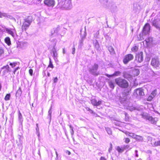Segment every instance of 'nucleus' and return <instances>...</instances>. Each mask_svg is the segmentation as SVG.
I'll use <instances>...</instances> for the list:
<instances>
[{
  "instance_id": "f257e3e1",
  "label": "nucleus",
  "mask_w": 160,
  "mask_h": 160,
  "mask_svg": "<svg viewBox=\"0 0 160 160\" xmlns=\"http://www.w3.org/2000/svg\"><path fill=\"white\" fill-rule=\"evenodd\" d=\"M115 81L116 84L122 88H127L129 86V82L128 81L120 77L116 78Z\"/></svg>"
},
{
  "instance_id": "f03ea898",
  "label": "nucleus",
  "mask_w": 160,
  "mask_h": 160,
  "mask_svg": "<svg viewBox=\"0 0 160 160\" xmlns=\"http://www.w3.org/2000/svg\"><path fill=\"white\" fill-rule=\"evenodd\" d=\"M32 20V17L31 16H28L24 19L21 27L22 31H26L31 25Z\"/></svg>"
},
{
  "instance_id": "7ed1b4c3",
  "label": "nucleus",
  "mask_w": 160,
  "mask_h": 160,
  "mask_svg": "<svg viewBox=\"0 0 160 160\" xmlns=\"http://www.w3.org/2000/svg\"><path fill=\"white\" fill-rule=\"evenodd\" d=\"M98 64L94 63L92 68L89 69V72L94 76H98L99 74V73L96 72V71L98 69Z\"/></svg>"
},
{
  "instance_id": "20e7f679",
  "label": "nucleus",
  "mask_w": 160,
  "mask_h": 160,
  "mask_svg": "<svg viewBox=\"0 0 160 160\" xmlns=\"http://www.w3.org/2000/svg\"><path fill=\"white\" fill-rule=\"evenodd\" d=\"M134 58L133 55L131 53L125 55L123 59V62L124 64H127L129 61Z\"/></svg>"
},
{
  "instance_id": "39448f33",
  "label": "nucleus",
  "mask_w": 160,
  "mask_h": 160,
  "mask_svg": "<svg viewBox=\"0 0 160 160\" xmlns=\"http://www.w3.org/2000/svg\"><path fill=\"white\" fill-rule=\"evenodd\" d=\"M151 64L154 68L157 69L160 66L159 59L158 58H152L151 61Z\"/></svg>"
},
{
  "instance_id": "423d86ee",
  "label": "nucleus",
  "mask_w": 160,
  "mask_h": 160,
  "mask_svg": "<svg viewBox=\"0 0 160 160\" xmlns=\"http://www.w3.org/2000/svg\"><path fill=\"white\" fill-rule=\"evenodd\" d=\"M150 30V26L149 23H146L144 26L142 32L145 35L149 34Z\"/></svg>"
},
{
  "instance_id": "0eeeda50",
  "label": "nucleus",
  "mask_w": 160,
  "mask_h": 160,
  "mask_svg": "<svg viewBox=\"0 0 160 160\" xmlns=\"http://www.w3.org/2000/svg\"><path fill=\"white\" fill-rule=\"evenodd\" d=\"M135 60L138 63H140L143 61V53L142 52H139L136 55Z\"/></svg>"
},
{
  "instance_id": "6e6552de",
  "label": "nucleus",
  "mask_w": 160,
  "mask_h": 160,
  "mask_svg": "<svg viewBox=\"0 0 160 160\" xmlns=\"http://www.w3.org/2000/svg\"><path fill=\"white\" fill-rule=\"evenodd\" d=\"M137 96H142L144 95V90L142 88H139L136 89L134 91Z\"/></svg>"
},
{
  "instance_id": "1a4fd4ad",
  "label": "nucleus",
  "mask_w": 160,
  "mask_h": 160,
  "mask_svg": "<svg viewBox=\"0 0 160 160\" xmlns=\"http://www.w3.org/2000/svg\"><path fill=\"white\" fill-rule=\"evenodd\" d=\"M92 104L94 106H99L102 104V101H98L96 99H92L91 100Z\"/></svg>"
},
{
  "instance_id": "9d476101",
  "label": "nucleus",
  "mask_w": 160,
  "mask_h": 160,
  "mask_svg": "<svg viewBox=\"0 0 160 160\" xmlns=\"http://www.w3.org/2000/svg\"><path fill=\"white\" fill-rule=\"evenodd\" d=\"M44 4L48 7H53L55 5L54 0H44Z\"/></svg>"
},
{
  "instance_id": "9b49d317",
  "label": "nucleus",
  "mask_w": 160,
  "mask_h": 160,
  "mask_svg": "<svg viewBox=\"0 0 160 160\" xmlns=\"http://www.w3.org/2000/svg\"><path fill=\"white\" fill-rule=\"evenodd\" d=\"M121 72L119 71H116L112 74L109 75L108 74H105V75L108 78L112 77L115 76H118L121 75Z\"/></svg>"
},
{
  "instance_id": "f8f14e48",
  "label": "nucleus",
  "mask_w": 160,
  "mask_h": 160,
  "mask_svg": "<svg viewBox=\"0 0 160 160\" xmlns=\"http://www.w3.org/2000/svg\"><path fill=\"white\" fill-rule=\"evenodd\" d=\"M140 72L138 69H135L132 70L131 72L132 77H135L138 76Z\"/></svg>"
},
{
  "instance_id": "ddd939ff",
  "label": "nucleus",
  "mask_w": 160,
  "mask_h": 160,
  "mask_svg": "<svg viewBox=\"0 0 160 160\" xmlns=\"http://www.w3.org/2000/svg\"><path fill=\"white\" fill-rule=\"evenodd\" d=\"M152 25L157 29H160V24L157 21L156 19H154L152 22Z\"/></svg>"
},
{
  "instance_id": "4468645a",
  "label": "nucleus",
  "mask_w": 160,
  "mask_h": 160,
  "mask_svg": "<svg viewBox=\"0 0 160 160\" xmlns=\"http://www.w3.org/2000/svg\"><path fill=\"white\" fill-rule=\"evenodd\" d=\"M141 115L143 118L149 121L151 117L148 113H143Z\"/></svg>"
},
{
  "instance_id": "2eb2a0df",
  "label": "nucleus",
  "mask_w": 160,
  "mask_h": 160,
  "mask_svg": "<svg viewBox=\"0 0 160 160\" xmlns=\"http://www.w3.org/2000/svg\"><path fill=\"white\" fill-rule=\"evenodd\" d=\"M127 146H125L122 147H118L117 148V150L120 153H122L124 151V150L127 148Z\"/></svg>"
},
{
  "instance_id": "dca6fc26",
  "label": "nucleus",
  "mask_w": 160,
  "mask_h": 160,
  "mask_svg": "<svg viewBox=\"0 0 160 160\" xmlns=\"http://www.w3.org/2000/svg\"><path fill=\"white\" fill-rule=\"evenodd\" d=\"M71 3V2L70 0H65L63 4V6L67 8L70 6Z\"/></svg>"
},
{
  "instance_id": "f3484780",
  "label": "nucleus",
  "mask_w": 160,
  "mask_h": 160,
  "mask_svg": "<svg viewBox=\"0 0 160 160\" xmlns=\"http://www.w3.org/2000/svg\"><path fill=\"white\" fill-rule=\"evenodd\" d=\"M108 83L110 87L112 89H114L115 88V84L113 82L112 80H109Z\"/></svg>"
},
{
  "instance_id": "a211bd4d",
  "label": "nucleus",
  "mask_w": 160,
  "mask_h": 160,
  "mask_svg": "<svg viewBox=\"0 0 160 160\" xmlns=\"http://www.w3.org/2000/svg\"><path fill=\"white\" fill-rule=\"evenodd\" d=\"M131 90H125L122 92V94L123 97H127L129 95Z\"/></svg>"
},
{
  "instance_id": "6ab92c4d",
  "label": "nucleus",
  "mask_w": 160,
  "mask_h": 160,
  "mask_svg": "<svg viewBox=\"0 0 160 160\" xmlns=\"http://www.w3.org/2000/svg\"><path fill=\"white\" fill-rule=\"evenodd\" d=\"M123 77L126 78H130L132 77L131 73L130 74L128 72H125L123 73Z\"/></svg>"
},
{
  "instance_id": "aec40b11",
  "label": "nucleus",
  "mask_w": 160,
  "mask_h": 160,
  "mask_svg": "<svg viewBox=\"0 0 160 160\" xmlns=\"http://www.w3.org/2000/svg\"><path fill=\"white\" fill-rule=\"evenodd\" d=\"M5 42L8 45H10L11 44L10 39L9 37H6L4 39Z\"/></svg>"
},
{
  "instance_id": "412c9836",
  "label": "nucleus",
  "mask_w": 160,
  "mask_h": 160,
  "mask_svg": "<svg viewBox=\"0 0 160 160\" xmlns=\"http://www.w3.org/2000/svg\"><path fill=\"white\" fill-rule=\"evenodd\" d=\"M22 93V91L21 89V88L19 87L16 92V97H19L21 96Z\"/></svg>"
},
{
  "instance_id": "4be33fe9",
  "label": "nucleus",
  "mask_w": 160,
  "mask_h": 160,
  "mask_svg": "<svg viewBox=\"0 0 160 160\" xmlns=\"http://www.w3.org/2000/svg\"><path fill=\"white\" fill-rule=\"evenodd\" d=\"M138 49V46L137 45H135L132 47L131 48V50L132 52H137Z\"/></svg>"
},
{
  "instance_id": "5701e85b",
  "label": "nucleus",
  "mask_w": 160,
  "mask_h": 160,
  "mask_svg": "<svg viewBox=\"0 0 160 160\" xmlns=\"http://www.w3.org/2000/svg\"><path fill=\"white\" fill-rule=\"evenodd\" d=\"M134 139L138 141H142L143 140V138L142 136L137 135Z\"/></svg>"
},
{
  "instance_id": "b1692460",
  "label": "nucleus",
  "mask_w": 160,
  "mask_h": 160,
  "mask_svg": "<svg viewBox=\"0 0 160 160\" xmlns=\"http://www.w3.org/2000/svg\"><path fill=\"white\" fill-rule=\"evenodd\" d=\"M149 121L152 124H156L157 122V120H155V118H153L151 116Z\"/></svg>"
},
{
  "instance_id": "393cba45",
  "label": "nucleus",
  "mask_w": 160,
  "mask_h": 160,
  "mask_svg": "<svg viewBox=\"0 0 160 160\" xmlns=\"http://www.w3.org/2000/svg\"><path fill=\"white\" fill-rule=\"evenodd\" d=\"M6 31L10 34L12 35L13 37L14 36V34L13 32L11 29L6 28Z\"/></svg>"
},
{
  "instance_id": "a878e982",
  "label": "nucleus",
  "mask_w": 160,
  "mask_h": 160,
  "mask_svg": "<svg viewBox=\"0 0 160 160\" xmlns=\"http://www.w3.org/2000/svg\"><path fill=\"white\" fill-rule=\"evenodd\" d=\"M5 68L7 70V72H9L10 71V67L8 65L3 66L1 68L2 69H4Z\"/></svg>"
},
{
  "instance_id": "bb28decb",
  "label": "nucleus",
  "mask_w": 160,
  "mask_h": 160,
  "mask_svg": "<svg viewBox=\"0 0 160 160\" xmlns=\"http://www.w3.org/2000/svg\"><path fill=\"white\" fill-rule=\"evenodd\" d=\"M11 95L10 93L7 94L4 98V100L5 101H8L9 100Z\"/></svg>"
},
{
  "instance_id": "cd10ccee",
  "label": "nucleus",
  "mask_w": 160,
  "mask_h": 160,
  "mask_svg": "<svg viewBox=\"0 0 160 160\" xmlns=\"http://www.w3.org/2000/svg\"><path fill=\"white\" fill-rule=\"evenodd\" d=\"M48 68H54L52 64V62L51 61V59H49V64L48 66Z\"/></svg>"
},
{
  "instance_id": "c85d7f7f",
  "label": "nucleus",
  "mask_w": 160,
  "mask_h": 160,
  "mask_svg": "<svg viewBox=\"0 0 160 160\" xmlns=\"http://www.w3.org/2000/svg\"><path fill=\"white\" fill-rule=\"evenodd\" d=\"M108 50L111 53H113L114 52V49L112 47H108Z\"/></svg>"
},
{
  "instance_id": "c756f323",
  "label": "nucleus",
  "mask_w": 160,
  "mask_h": 160,
  "mask_svg": "<svg viewBox=\"0 0 160 160\" xmlns=\"http://www.w3.org/2000/svg\"><path fill=\"white\" fill-rule=\"evenodd\" d=\"M154 145L155 146H160V141H156L154 143Z\"/></svg>"
},
{
  "instance_id": "7c9ffc66",
  "label": "nucleus",
  "mask_w": 160,
  "mask_h": 160,
  "mask_svg": "<svg viewBox=\"0 0 160 160\" xmlns=\"http://www.w3.org/2000/svg\"><path fill=\"white\" fill-rule=\"evenodd\" d=\"M124 114L125 115V119L126 120L128 121L129 119V117L127 112H124Z\"/></svg>"
},
{
  "instance_id": "2f4dec72",
  "label": "nucleus",
  "mask_w": 160,
  "mask_h": 160,
  "mask_svg": "<svg viewBox=\"0 0 160 160\" xmlns=\"http://www.w3.org/2000/svg\"><path fill=\"white\" fill-rule=\"evenodd\" d=\"M153 98V97L151 95H149L147 98V100L148 101H151Z\"/></svg>"
},
{
  "instance_id": "473e14b6",
  "label": "nucleus",
  "mask_w": 160,
  "mask_h": 160,
  "mask_svg": "<svg viewBox=\"0 0 160 160\" xmlns=\"http://www.w3.org/2000/svg\"><path fill=\"white\" fill-rule=\"evenodd\" d=\"M145 41L147 43H149L150 41H152V38H148L146 39Z\"/></svg>"
},
{
  "instance_id": "72a5a7b5",
  "label": "nucleus",
  "mask_w": 160,
  "mask_h": 160,
  "mask_svg": "<svg viewBox=\"0 0 160 160\" xmlns=\"http://www.w3.org/2000/svg\"><path fill=\"white\" fill-rule=\"evenodd\" d=\"M124 140V142L126 143H128L130 142V139L128 138H125Z\"/></svg>"
},
{
  "instance_id": "f704fd0d",
  "label": "nucleus",
  "mask_w": 160,
  "mask_h": 160,
  "mask_svg": "<svg viewBox=\"0 0 160 160\" xmlns=\"http://www.w3.org/2000/svg\"><path fill=\"white\" fill-rule=\"evenodd\" d=\"M16 62H14L13 63H10L9 65L11 66L12 68H14L16 66Z\"/></svg>"
},
{
  "instance_id": "c9c22d12",
  "label": "nucleus",
  "mask_w": 160,
  "mask_h": 160,
  "mask_svg": "<svg viewBox=\"0 0 160 160\" xmlns=\"http://www.w3.org/2000/svg\"><path fill=\"white\" fill-rule=\"evenodd\" d=\"M53 57H57V53L56 50L53 51Z\"/></svg>"
},
{
  "instance_id": "e433bc0d",
  "label": "nucleus",
  "mask_w": 160,
  "mask_h": 160,
  "mask_svg": "<svg viewBox=\"0 0 160 160\" xmlns=\"http://www.w3.org/2000/svg\"><path fill=\"white\" fill-rule=\"evenodd\" d=\"M131 135H130L129 136L131 137L132 138H133L134 139H135L136 136V135L135 134L133 133H131Z\"/></svg>"
},
{
  "instance_id": "4c0bfd02",
  "label": "nucleus",
  "mask_w": 160,
  "mask_h": 160,
  "mask_svg": "<svg viewBox=\"0 0 160 160\" xmlns=\"http://www.w3.org/2000/svg\"><path fill=\"white\" fill-rule=\"evenodd\" d=\"M29 73L30 76H32L33 74V70L32 69H30L29 70Z\"/></svg>"
},
{
  "instance_id": "58836bf2",
  "label": "nucleus",
  "mask_w": 160,
  "mask_h": 160,
  "mask_svg": "<svg viewBox=\"0 0 160 160\" xmlns=\"http://www.w3.org/2000/svg\"><path fill=\"white\" fill-rule=\"evenodd\" d=\"M87 110L90 111L91 113L94 114H95V112H94L93 110H92L91 109H90L89 108H88Z\"/></svg>"
},
{
  "instance_id": "ea45409f",
  "label": "nucleus",
  "mask_w": 160,
  "mask_h": 160,
  "mask_svg": "<svg viewBox=\"0 0 160 160\" xmlns=\"http://www.w3.org/2000/svg\"><path fill=\"white\" fill-rule=\"evenodd\" d=\"M69 127H70V129H71V130H72V132H71V134H72V135H73V133H74V131H73V128H72V127L71 126V125H69Z\"/></svg>"
},
{
  "instance_id": "a19ab883",
  "label": "nucleus",
  "mask_w": 160,
  "mask_h": 160,
  "mask_svg": "<svg viewBox=\"0 0 160 160\" xmlns=\"http://www.w3.org/2000/svg\"><path fill=\"white\" fill-rule=\"evenodd\" d=\"M3 53H4L3 50L2 49L0 48V56H1L2 54H3Z\"/></svg>"
},
{
  "instance_id": "79ce46f5",
  "label": "nucleus",
  "mask_w": 160,
  "mask_h": 160,
  "mask_svg": "<svg viewBox=\"0 0 160 160\" xmlns=\"http://www.w3.org/2000/svg\"><path fill=\"white\" fill-rule=\"evenodd\" d=\"M139 35L140 37V38L139 39V40H142V39H143V38H142V33H140Z\"/></svg>"
},
{
  "instance_id": "37998d69",
  "label": "nucleus",
  "mask_w": 160,
  "mask_h": 160,
  "mask_svg": "<svg viewBox=\"0 0 160 160\" xmlns=\"http://www.w3.org/2000/svg\"><path fill=\"white\" fill-rule=\"evenodd\" d=\"M58 80L57 77H55L53 78V82L54 83L56 82Z\"/></svg>"
},
{
  "instance_id": "c03bdc74",
  "label": "nucleus",
  "mask_w": 160,
  "mask_h": 160,
  "mask_svg": "<svg viewBox=\"0 0 160 160\" xmlns=\"http://www.w3.org/2000/svg\"><path fill=\"white\" fill-rule=\"evenodd\" d=\"M100 159V160H107L106 158L102 156L101 157Z\"/></svg>"
},
{
  "instance_id": "a18cd8bd",
  "label": "nucleus",
  "mask_w": 160,
  "mask_h": 160,
  "mask_svg": "<svg viewBox=\"0 0 160 160\" xmlns=\"http://www.w3.org/2000/svg\"><path fill=\"white\" fill-rule=\"evenodd\" d=\"M72 53L73 54H74L75 53V48L74 47H73L72 48Z\"/></svg>"
},
{
  "instance_id": "49530a36",
  "label": "nucleus",
  "mask_w": 160,
  "mask_h": 160,
  "mask_svg": "<svg viewBox=\"0 0 160 160\" xmlns=\"http://www.w3.org/2000/svg\"><path fill=\"white\" fill-rule=\"evenodd\" d=\"M66 153L68 154V155H70L71 154V152L70 151L67 150L66 151Z\"/></svg>"
},
{
  "instance_id": "de8ad7c7",
  "label": "nucleus",
  "mask_w": 160,
  "mask_h": 160,
  "mask_svg": "<svg viewBox=\"0 0 160 160\" xmlns=\"http://www.w3.org/2000/svg\"><path fill=\"white\" fill-rule=\"evenodd\" d=\"M58 32V30H57V29H55V30H54V31H53V33H54L55 32L56 33H57Z\"/></svg>"
},
{
  "instance_id": "09e8293b",
  "label": "nucleus",
  "mask_w": 160,
  "mask_h": 160,
  "mask_svg": "<svg viewBox=\"0 0 160 160\" xmlns=\"http://www.w3.org/2000/svg\"><path fill=\"white\" fill-rule=\"evenodd\" d=\"M19 68V67H18L16 68L15 69V70H16V71H17V70H18V69Z\"/></svg>"
},
{
  "instance_id": "8fccbe9b",
  "label": "nucleus",
  "mask_w": 160,
  "mask_h": 160,
  "mask_svg": "<svg viewBox=\"0 0 160 160\" xmlns=\"http://www.w3.org/2000/svg\"><path fill=\"white\" fill-rule=\"evenodd\" d=\"M2 16V13L0 12V18H1Z\"/></svg>"
},
{
  "instance_id": "3c124183",
  "label": "nucleus",
  "mask_w": 160,
  "mask_h": 160,
  "mask_svg": "<svg viewBox=\"0 0 160 160\" xmlns=\"http://www.w3.org/2000/svg\"><path fill=\"white\" fill-rule=\"evenodd\" d=\"M63 53H65V50L64 49H63Z\"/></svg>"
},
{
  "instance_id": "603ef678",
  "label": "nucleus",
  "mask_w": 160,
  "mask_h": 160,
  "mask_svg": "<svg viewBox=\"0 0 160 160\" xmlns=\"http://www.w3.org/2000/svg\"><path fill=\"white\" fill-rule=\"evenodd\" d=\"M16 71V70H15V69L13 71V73L14 74H15Z\"/></svg>"
},
{
  "instance_id": "864d4df0",
  "label": "nucleus",
  "mask_w": 160,
  "mask_h": 160,
  "mask_svg": "<svg viewBox=\"0 0 160 160\" xmlns=\"http://www.w3.org/2000/svg\"><path fill=\"white\" fill-rule=\"evenodd\" d=\"M38 2H40L41 1V0H36Z\"/></svg>"
},
{
  "instance_id": "5fc2aeb1",
  "label": "nucleus",
  "mask_w": 160,
  "mask_h": 160,
  "mask_svg": "<svg viewBox=\"0 0 160 160\" xmlns=\"http://www.w3.org/2000/svg\"><path fill=\"white\" fill-rule=\"evenodd\" d=\"M48 74V76H50V74L49 73V72H48V74Z\"/></svg>"
},
{
  "instance_id": "6e6d98bb",
  "label": "nucleus",
  "mask_w": 160,
  "mask_h": 160,
  "mask_svg": "<svg viewBox=\"0 0 160 160\" xmlns=\"http://www.w3.org/2000/svg\"><path fill=\"white\" fill-rule=\"evenodd\" d=\"M1 88H2L1 85L0 84V91L1 90Z\"/></svg>"
},
{
  "instance_id": "4d7b16f0",
  "label": "nucleus",
  "mask_w": 160,
  "mask_h": 160,
  "mask_svg": "<svg viewBox=\"0 0 160 160\" xmlns=\"http://www.w3.org/2000/svg\"><path fill=\"white\" fill-rule=\"evenodd\" d=\"M19 114L20 115V116H22V114H21V113H20V111H19Z\"/></svg>"
},
{
  "instance_id": "13d9d810",
  "label": "nucleus",
  "mask_w": 160,
  "mask_h": 160,
  "mask_svg": "<svg viewBox=\"0 0 160 160\" xmlns=\"http://www.w3.org/2000/svg\"><path fill=\"white\" fill-rule=\"evenodd\" d=\"M56 153L57 154V152H56Z\"/></svg>"
}]
</instances>
